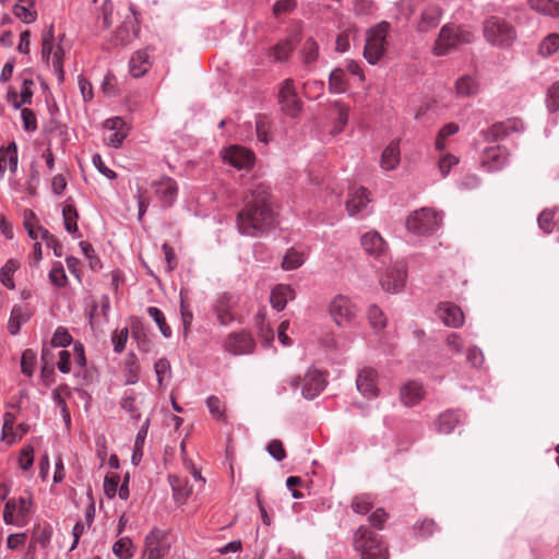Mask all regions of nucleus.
Wrapping results in <instances>:
<instances>
[{
  "mask_svg": "<svg viewBox=\"0 0 559 559\" xmlns=\"http://www.w3.org/2000/svg\"><path fill=\"white\" fill-rule=\"evenodd\" d=\"M238 231L247 237H261L276 226L270 187L262 182L253 183L245 206L236 217Z\"/></svg>",
  "mask_w": 559,
  "mask_h": 559,
  "instance_id": "1",
  "label": "nucleus"
},
{
  "mask_svg": "<svg viewBox=\"0 0 559 559\" xmlns=\"http://www.w3.org/2000/svg\"><path fill=\"white\" fill-rule=\"evenodd\" d=\"M484 38L491 46L508 48L518 39L514 25L503 16L490 15L483 22Z\"/></svg>",
  "mask_w": 559,
  "mask_h": 559,
  "instance_id": "2",
  "label": "nucleus"
},
{
  "mask_svg": "<svg viewBox=\"0 0 559 559\" xmlns=\"http://www.w3.org/2000/svg\"><path fill=\"white\" fill-rule=\"evenodd\" d=\"M474 39L475 34L467 26L445 24L439 32L433 51L437 56H444L452 49L473 43Z\"/></svg>",
  "mask_w": 559,
  "mask_h": 559,
  "instance_id": "3",
  "label": "nucleus"
},
{
  "mask_svg": "<svg viewBox=\"0 0 559 559\" xmlns=\"http://www.w3.org/2000/svg\"><path fill=\"white\" fill-rule=\"evenodd\" d=\"M354 548L360 554V559H388V549L380 536L365 525L354 534Z\"/></svg>",
  "mask_w": 559,
  "mask_h": 559,
  "instance_id": "4",
  "label": "nucleus"
},
{
  "mask_svg": "<svg viewBox=\"0 0 559 559\" xmlns=\"http://www.w3.org/2000/svg\"><path fill=\"white\" fill-rule=\"evenodd\" d=\"M442 222L441 215L431 209H420L406 219V228L416 236H428L438 230Z\"/></svg>",
  "mask_w": 559,
  "mask_h": 559,
  "instance_id": "5",
  "label": "nucleus"
},
{
  "mask_svg": "<svg viewBox=\"0 0 559 559\" xmlns=\"http://www.w3.org/2000/svg\"><path fill=\"white\" fill-rule=\"evenodd\" d=\"M389 27V23L381 22L367 32L364 57L368 63L376 64L383 57Z\"/></svg>",
  "mask_w": 559,
  "mask_h": 559,
  "instance_id": "6",
  "label": "nucleus"
},
{
  "mask_svg": "<svg viewBox=\"0 0 559 559\" xmlns=\"http://www.w3.org/2000/svg\"><path fill=\"white\" fill-rule=\"evenodd\" d=\"M330 314L338 326L350 325L357 317L358 307L347 296H335L329 306Z\"/></svg>",
  "mask_w": 559,
  "mask_h": 559,
  "instance_id": "7",
  "label": "nucleus"
},
{
  "mask_svg": "<svg viewBox=\"0 0 559 559\" xmlns=\"http://www.w3.org/2000/svg\"><path fill=\"white\" fill-rule=\"evenodd\" d=\"M224 350L233 356L252 354L255 348V342L252 335L245 331L229 333L222 342Z\"/></svg>",
  "mask_w": 559,
  "mask_h": 559,
  "instance_id": "8",
  "label": "nucleus"
},
{
  "mask_svg": "<svg viewBox=\"0 0 559 559\" xmlns=\"http://www.w3.org/2000/svg\"><path fill=\"white\" fill-rule=\"evenodd\" d=\"M130 10L133 16L126 19L121 25L116 28L109 38V44L112 47H126L130 45L135 38H138L140 34L141 27L136 12L133 7H130Z\"/></svg>",
  "mask_w": 559,
  "mask_h": 559,
  "instance_id": "9",
  "label": "nucleus"
},
{
  "mask_svg": "<svg viewBox=\"0 0 559 559\" xmlns=\"http://www.w3.org/2000/svg\"><path fill=\"white\" fill-rule=\"evenodd\" d=\"M32 499L20 497L9 499L3 510V521L8 525H21L20 520H25L31 513Z\"/></svg>",
  "mask_w": 559,
  "mask_h": 559,
  "instance_id": "10",
  "label": "nucleus"
},
{
  "mask_svg": "<svg viewBox=\"0 0 559 559\" xmlns=\"http://www.w3.org/2000/svg\"><path fill=\"white\" fill-rule=\"evenodd\" d=\"M152 188L162 207H171L178 197V185L171 177L162 176L152 182Z\"/></svg>",
  "mask_w": 559,
  "mask_h": 559,
  "instance_id": "11",
  "label": "nucleus"
},
{
  "mask_svg": "<svg viewBox=\"0 0 559 559\" xmlns=\"http://www.w3.org/2000/svg\"><path fill=\"white\" fill-rule=\"evenodd\" d=\"M278 103L282 110L290 117H296L300 112L301 102L298 98L292 79H287L283 82L278 92Z\"/></svg>",
  "mask_w": 559,
  "mask_h": 559,
  "instance_id": "12",
  "label": "nucleus"
},
{
  "mask_svg": "<svg viewBox=\"0 0 559 559\" xmlns=\"http://www.w3.org/2000/svg\"><path fill=\"white\" fill-rule=\"evenodd\" d=\"M147 394L141 391H136L134 389L124 390L119 405L120 407L129 414L130 419L134 421H139L142 417L141 408L143 407L146 401Z\"/></svg>",
  "mask_w": 559,
  "mask_h": 559,
  "instance_id": "13",
  "label": "nucleus"
},
{
  "mask_svg": "<svg viewBox=\"0 0 559 559\" xmlns=\"http://www.w3.org/2000/svg\"><path fill=\"white\" fill-rule=\"evenodd\" d=\"M169 548L167 538L162 531L153 528L146 535L144 542L146 559H163L168 554Z\"/></svg>",
  "mask_w": 559,
  "mask_h": 559,
  "instance_id": "14",
  "label": "nucleus"
},
{
  "mask_svg": "<svg viewBox=\"0 0 559 559\" xmlns=\"http://www.w3.org/2000/svg\"><path fill=\"white\" fill-rule=\"evenodd\" d=\"M236 305L237 300L231 294L223 293L217 296L213 304V312L221 325L226 326L236 320L233 312Z\"/></svg>",
  "mask_w": 559,
  "mask_h": 559,
  "instance_id": "15",
  "label": "nucleus"
},
{
  "mask_svg": "<svg viewBox=\"0 0 559 559\" xmlns=\"http://www.w3.org/2000/svg\"><path fill=\"white\" fill-rule=\"evenodd\" d=\"M128 135L126 122L120 117H112L104 122V142L106 145L119 147Z\"/></svg>",
  "mask_w": 559,
  "mask_h": 559,
  "instance_id": "16",
  "label": "nucleus"
},
{
  "mask_svg": "<svg viewBox=\"0 0 559 559\" xmlns=\"http://www.w3.org/2000/svg\"><path fill=\"white\" fill-rule=\"evenodd\" d=\"M523 129L524 126L522 121L518 119H509L493 123L488 130L481 131V134L484 135L485 140L496 142L503 140L513 132H521Z\"/></svg>",
  "mask_w": 559,
  "mask_h": 559,
  "instance_id": "17",
  "label": "nucleus"
},
{
  "mask_svg": "<svg viewBox=\"0 0 559 559\" xmlns=\"http://www.w3.org/2000/svg\"><path fill=\"white\" fill-rule=\"evenodd\" d=\"M406 277L405 266L403 264H395L382 275L381 286L385 292L396 294L404 287Z\"/></svg>",
  "mask_w": 559,
  "mask_h": 559,
  "instance_id": "18",
  "label": "nucleus"
},
{
  "mask_svg": "<svg viewBox=\"0 0 559 559\" xmlns=\"http://www.w3.org/2000/svg\"><path fill=\"white\" fill-rule=\"evenodd\" d=\"M324 374L318 369H309L304 377L301 394L306 400L316 399L326 386Z\"/></svg>",
  "mask_w": 559,
  "mask_h": 559,
  "instance_id": "19",
  "label": "nucleus"
},
{
  "mask_svg": "<svg viewBox=\"0 0 559 559\" xmlns=\"http://www.w3.org/2000/svg\"><path fill=\"white\" fill-rule=\"evenodd\" d=\"M223 158L238 169H248L254 163L253 153L241 146H230L225 151Z\"/></svg>",
  "mask_w": 559,
  "mask_h": 559,
  "instance_id": "20",
  "label": "nucleus"
},
{
  "mask_svg": "<svg viewBox=\"0 0 559 559\" xmlns=\"http://www.w3.org/2000/svg\"><path fill=\"white\" fill-rule=\"evenodd\" d=\"M377 371L372 368H364L359 371L356 380L357 390L367 399H374L379 394L376 382Z\"/></svg>",
  "mask_w": 559,
  "mask_h": 559,
  "instance_id": "21",
  "label": "nucleus"
},
{
  "mask_svg": "<svg viewBox=\"0 0 559 559\" xmlns=\"http://www.w3.org/2000/svg\"><path fill=\"white\" fill-rule=\"evenodd\" d=\"M437 313L440 320L450 328H460L465 320L462 309L452 302H441Z\"/></svg>",
  "mask_w": 559,
  "mask_h": 559,
  "instance_id": "22",
  "label": "nucleus"
},
{
  "mask_svg": "<svg viewBox=\"0 0 559 559\" xmlns=\"http://www.w3.org/2000/svg\"><path fill=\"white\" fill-rule=\"evenodd\" d=\"M370 199L368 197V192L365 188H353L348 192V198L346 200V209L349 216H356L362 213Z\"/></svg>",
  "mask_w": 559,
  "mask_h": 559,
  "instance_id": "23",
  "label": "nucleus"
},
{
  "mask_svg": "<svg viewBox=\"0 0 559 559\" xmlns=\"http://www.w3.org/2000/svg\"><path fill=\"white\" fill-rule=\"evenodd\" d=\"M441 17L442 10L439 5H427L420 13V17L417 23V29L421 33L429 32L439 25Z\"/></svg>",
  "mask_w": 559,
  "mask_h": 559,
  "instance_id": "24",
  "label": "nucleus"
},
{
  "mask_svg": "<svg viewBox=\"0 0 559 559\" xmlns=\"http://www.w3.org/2000/svg\"><path fill=\"white\" fill-rule=\"evenodd\" d=\"M507 163V151L501 146L486 147L483 152L481 164L488 171L500 169Z\"/></svg>",
  "mask_w": 559,
  "mask_h": 559,
  "instance_id": "25",
  "label": "nucleus"
},
{
  "mask_svg": "<svg viewBox=\"0 0 559 559\" xmlns=\"http://www.w3.org/2000/svg\"><path fill=\"white\" fill-rule=\"evenodd\" d=\"M295 290L290 285L278 284L271 290L270 302L273 309L282 311L289 300L295 299Z\"/></svg>",
  "mask_w": 559,
  "mask_h": 559,
  "instance_id": "26",
  "label": "nucleus"
},
{
  "mask_svg": "<svg viewBox=\"0 0 559 559\" xmlns=\"http://www.w3.org/2000/svg\"><path fill=\"white\" fill-rule=\"evenodd\" d=\"M360 243L366 253L373 257L382 254L386 247L384 239L376 230L364 234L360 238Z\"/></svg>",
  "mask_w": 559,
  "mask_h": 559,
  "instance_id": "27",
  "label": "nucleus"
},
{
  "mask_svg": "<svg viewBox=\"0 0 559 559\" xmlns=\"http://www.w3.org/2000/svg\"><path fill=\"white\" fill-rule=\"evenodd\" d=\"M463 415L459 411H447L438 416L435 421L436 430L439 433L449 435L461 424Z\"/></svg>",
  "mask_w": 559,
  "mask_h": 559,
  "instance_id": "28",
  "label": "nucleus"
},
{
  "mask_svg": "<svg viewBox=\"0 0 559 559\" xmlns=\"http://www.w3.org/2000/svg\"><path fill=\"white\" fill-rule=\"evenodd\" d=\"M400 395L404 405L413 406L424 399L425 390L420 383L409 381L402 386Z\"/></svg>",
  "mask_w": 559,
  "mask_h": 559,
  "instance_id": "29",
  "label": "nucleus"
},
{
  "mask_svg": "<svg viewBox=\"0 0 559 559\" xmlns=\"http://www.w3.org/2000/svg\"><path fill=\"white\" fill-rule=\"evenodd\" d=\"M151 68L150 56L147 49L135 51L130 61L129 70L133 78L143 76Z\"/></svg>",
  "mask_w": 559,
  "mask_h": 559,
  "instance_id": "30",
  "label": "nucleus"
},
{
  "mask_svg": "<svg viewBox=\"0 0 559 559\" xmlns=\"http://www.w3.org/2000/svg\"><path fill=\"white\" fill-rule=\"evenodd\" d=\"M31 318V311L27 307L14 305L8 321V331L11 335H16L21 326Z\"/></svg>",
  "mask_w": 559,
  "mask_h": 559,
  "instance_id": "31",
  "label": "nucleus"
},
{
  "mask_svg": "<svg viewBox=\"0 0 559 559\" xmlns=\"http://www.w3.org/2000/svg\"><path fill=\"white\" fill-rule=\"evenodd\" d=\"M62 217L66 230L71 234L74 238H81L78 227L79 213L75 205L67 200L62 207Z\"/></svg>",
  "mask_w": 559,
  "mask_h": 559,
  "instance_id": "32",
  "label": "nucleus"
},
{
  "mask_svg": "<svg viewBox=\"0 0 559 559\" xmlns=\"http://www.w3.org/2000/svg\"><path fill=\"white\" fill-rule=\"evenodd\" d=\"M401 162L399 143L391 142L382 152L380 166L384 170L395 169Z\"/></svg>",
  "mask_w": 559,
  "mask_h": 559,
  "instance_id": "33",
  "label": "nucleus"
},
{
  "mask_svg": "<svg viewBox=\"0 0 559 559\" xmlns=\"http://www.w3.org/2000/svg\"><path fill=\"white\" fill-rule=\"evenodd\" d=\"M169 484L173 489L174 498L177 502H183L192 492V486L188 479L177 475L169 476Z\"/></svg>",
  "mask_w": 559,
  "mask_h": 559,
  "instance_id": "34",
  "label": "nucleus"
},
{
  "mask_svg": "<svg viewBox=\"0 0 559 559\" xmlns=\"http://www.w3.org/2000/svg\"><path fill=\"white\" fill-rule=\"evenodd\" d=\"M532 10L548 15L551 17H559V2L556 0H527Z\"/></svg>",
  "mask_w": 559,
  "mask_h": 559,
  "instance_id": "35",
  "label": "nucleus"
},
{
  "mask_svg": "<svg viewBox=\"0 0 559 559\" xmlns=\"http://www.w3.org/2000/svg\"><path fill=\"white\" fill-rule=\"evenodd\" d=\"M154 370L157 378V383L160 388L166 386L171 379V367L167 358L163 357L155 361Z\"/></svg>",
  "mask_w": 559,
  "mask_h": 559,
  "instance_id": "36",
  "label": "nucleus"
},
{
  "mask_svg": "<svg viewBox=\"0 0 559 559\" xmlns=\"http://www.w3.org/2000/svg\"><path fill=\"white\" fill-rule=\"evenodd\" d=\"M13 13L22 22L27 24L33 23L37 17L33 1L15 3L13 7Z\"/></svg>",
  "mask_w": 559,
  "mask_h": 559,
  "instance_id": "37",
  "label": "nucleus"
},
{
  "mask_svg": "<svg viewBox=\"0 0 559 559\" xmlns=\"http://www.w3.org/2000/svg\"><path fill=\"white\" fill-rule=\"evenodd\" d=\"M17 269L19 262L13 259L8 260L5 264L0 269V282L8 289L12 290L15 288L13 275Z\"/></svg>",
  "mask_w": 559,
  "mask_h": 559,
  "instance_id": "38",
  "label": "nucleus"
},
{
  "mask_svg": "<svg viewBox=\"0 0 559 559\" xmlns=\"http://www.w3.org/2000/svg\"><path fill=\"white\" fill-rule=\"evenodd\" d=\"M301 59L304 64L311 66L313 64L319 57V46L313 38H307L301 48Z\"/></svg>",
  "mask_w": 559,
  "mask_h": 559,
  "instance_id": "39",
  "label": "nucleus"
},
{
  "mask_svg": "<svg viewBox=\"0 0 559 559\" xmlns=\"http://www.w3.org/2000/svg\"><path fill=\"white\" fill-rule=\"evenodd\" d=\"M456 91L461 96H473L478 93L479 85L471 75H464L456 81Z\"/></svg>",
  "mask_w": 559,
  "mask_h": 559,
  "instance_id": "40",
  "label": "nucleus"
},
{
  "mask_svg": "<svg viewBox=\"0 0 559 559\" xmlns=\"http://www.w3.org/2000/svg\"><path fill=\"white\" fill-rule=\"evenodd\" d=\"M329 90L333 94L344 93L346 90L345 72L341 68L333 69L329 75Z\"/></svg>",
  "mask_w": 559,
  "mask_h": 559,
  "instance_id": "41",
  "label": "nucleus"
},
{
  "mask_svg": "<svg viewBox=\"0 0 559 559\" xmlns=\"http://www.w3.org/2000/svg\"><path fill=\"white\" fill-rule=\"evenodd\" d=\"M139 371H140V367L136 364L135 356H134V354H130L124 364V372H123L124 384L126 385L135 384L140 378Z\"/></svg>",
  "mask_w": 559,
  "mask_h": 559,
  "instance_id": "42",
  "label": "nucleus"
},
{
  "mask_svg": "<svg viewBox=\"0 0 559 559\" xmlns=\"http://www.w3.org/2000/svg\"><path fill=\"white\" fill-rule=\"evenodd\" d=\"M148 316L154 320V322L157 324L160 333L164 337L169 338L173 335L171 328L167 324L166 318L163 313V311L154 306H151L147 308Z\"/></svg>",
  "mask_w": 559,
  "mask_h": 559,
  "instance_id": "43",
  "label": "nucleus"
},
{
  "mask_svg": "<svg viewBox=\"0 0 559 559\" xmlns=\"http://www.w3.org/2000/svg\"><path fill=\"white\" fill-rule=\"evenodd\" d=\"M292 51V43L289 40H282L270 49V57L275 62H284L289 58Z\"/></svg>",
  "mask_w": 559,
  "mask_h": 559,
  "instance_id": "44",
  "label": "nucleus"
},
{
  "mask_svg": "<svg viewBox=\"0 0 559 559\" xmlns=\"http://www.w3.org/2000/svg\"><path fill=\"white\" fill-rule=\"evenodd\" d=\"M112 552L119 559H131L134 556L133 544L130 538L122 537L112 546Z\"/></svg>",
  "mask_w": 559,
  "mask_h": 559,
  "instance_id": "45",
  "label": "nucleus"
},
{
  "mask_svg": "<svg viewBox=\"0 0 559 559\" xmlns=\"http://www.w3.org/2000/svg\"><path fill=\"white\" fill-rule=\"evenodd\" d=\"M304 254L297 251L296 249L290 248L287 250L283 258L282 267L285 271H293L300 267L304 264Z\"/></svg>",
  "mask_w": 559,
  "mask_h": 559,
  "instance_id": "46",
  "label": "nucleus"
},
{
  "mask_svg": "<svg viewBox=\"0 0 559 559\" xmlns=\"http://www.w3.org/2000/svg\"><path fill=\"white\" fill-rule=\"evenodd\" d=\"M352 510L357 514H367L373 507V499L370 493L357 495L352 500Z\"/></svg>",
  "mask_w": 559,
  "mask_h": 559,
  "instance_id": "47",
  "label": "nucleus"
},
{
  "mask_svg": "<svg viewBox=\"0 0 559 559\" xmlns=\"http://www.w3.org/2000/svg\"><path fill=\"white\" fill-rule=\"evenodd\" d=\"M334 108L336 109V120L333 128V133H341L348 122L349 107L342 104L341 102H335Z\"/></svg>",
  "mask_w": 559,
  "mask_h": 559,
  "instance_id": "48",
  "label": "nucleus"
},
{
  "mask_svg": "<svg viewBox=\"0 0 559 559\" xmlns=\"http://www.w3.org/2000/svg\"><path fill=\"white\" fill-rule=\"evenodd\" d=\"M73 342L72 335L66 326L59 325L51 337L50 344L52 347H68Z\"/></svg>",
  "mask_w": 559,
  "mask_h": 559,
  "instance_id": "49",
  "label": "nucleus"
},
{
  "mask_svg": "<svg viewBox=\"0 0 559 559\" xmlns=\"http://www.w3.org/2000/svg\"><path fill=\"white\" fill-rule=\"evenodd\" d=\"M367 317L370 325L377 331L382 330L386 325V319L383 311L376 305L369 307Z\"/></svg>",
  "mask_w": 559,
  "mask_h": 559,
  "instance_id": "50",
  "label": "nucleus"
},
{
  "mask_svg": "<svg viewBox=\"0 0 559 559\" xmlns=\"http://www.w3.org/2000/svg\"><path fill=\"white\" fill-rule=\"evenodd\" d=\"M559 49V35L549 34L539 44V53L544 57L554 55Z\"/></svg>",
  "mask_w": 559,
  "mask_h": 559,
  "instance_id": "51",
  "label": "nucleus"
},
{
  "mask_svg": "<svg viewBox=\"0 0 559 559\" xmlns=\"http://www.w3.org/2000/svg\"><path fill=\"white\" fill-rule=\"evenodd\" d=\"M438 530H439L438 525L431 519H425L423 521H418L414 525V531L417 534V536H419L420 538H424V539L432 536L435 534V532H437Z\"/></svg>",
  "mask_w": 559,
  "mask_h": 559,
  "instance_id": "52",
  "label": "nucleus"
},
{
  "mask_svg": "<svg viewBox=\"0 0 559 559\" xmlns=\"http://www.w3.org/2000/svg\"><path fill=\"white\" fill-rule=\"evenodd\" d=\"M41 239L46 242L48 248L53 250V254L58 258L62 257L63 248L59 240L46 228L39 227Z\"/></svg>",
  "mask_w": 559,
  "mask_h": 559,
  "instance_id": "53",
  "label": "nucleus"
},
{
  "mask_svg": "<svg viewBox=\"0 0 559 559\" xmlns=\"http://www.w3.org/2000/svg\"><path fill=\"white\" fill-rule=\"evenodd\" d=\"M63 55V48L59 45L53 50V53L51 56V64L59 82H63L64 80Z\"/></svg>",
  "mask_w": 559,
  "mask_h": 559,
  "instance_id": "54",
  "label": "nucleus"
},
{
  "mask_svg": "<svg viewBox=\"0 0 559 559\" xmlns=\"http://www.w3.org/2000/svg\"><path fill=\"white\" fill-rule=\"evenodd\" d=\"M49 281L56 287H64L68 283V276L64 272L63 266L58 263L49 272Z\"/></svg>",
  "mask_w": 559,
  "mask_h": 559,
  "instance_id": "55",
  "label": "nucleus"
},
{
  "mask_svg": "<svg viewBox=\"0 0 559 559\" xmlns=\"http://www.w3.org/2000/svg\"><path fill=\"white\" fill-rule=\"evenodd\" d=\"M36 365V353L32 349H26L23 352L21 358V370L25 376L31 377L34 372V368Z\"/></svg>",
  "mask_w": 559,
  "mask_h": 559,
  "instance_id": "56",
  "label": "nucleus"
},
{
  "mask_svg": "<svg viewBox=\"0 0 559 559\" xmlns=\"http://www.w3.org/2000/svg\"><path fill=\"white\" fill-rule=\"evenodd\" d=\"M33 81L25 79L21 86V94H20V100L19 103H12V106L14 109H20L22 105L24 104H31L32 96H33Z\"/></svg>",
  "mask_w": 559,
  "mask_h": 559,
  "instance_id": "57",
  "label": "nucleus"
},
{
  "mask_svg": "<svg viewBox=\"0 0 559 559\" xmlns=\"http://www.w3.org/2000/svg\"><path fill=\"white\" fill-rule=\"evenodd\" d=\"M52 401H53L55 405L60 409L62 419H63L66 426L69 428L71 425L70 411L67 406L64 399L62 397V395L60 394V392L58 390H55L52 392Z\"/></svg>",
  "mask_w": 559,
  "mask_h": 559,
  "instance_id": "58",
  "label": "nucleus"
},
{
  "mask_svg": "<svg viewBox=\"0 0 559 559\" xmlns=\"http://www.w3.org/2000/svg\"><path fill=\"white\" fill-rule=\"evenodd\" d=\"M129 337L128 328H123L119 331H116L111 336V342L114 345V352L120 354L124 350L126 344Z\"/></svg>",
  "mask_w": 559,
  "mask_h": 559,
  "instance_id": "59",
  "label": "nucleus"
},
{
  "mask_svg": "<svg viewBox=\"0 0 559 559\" xmlns=\"http://www.w3.org/2000/svg\"><path fill=\"white\" fill-rule=\"evenodd\" d=\"M53 41L55 37L51 26L50 29L43 36L41 41V57L44 60H46V62L50 61L51 53H53Z\"/></svg>",
  "mask_w": 559,
  "mask_h": 559,
  "instance_id": "60",
  "label": "nucleus"
},
{
  "mask_svg": "<svg viewBox=\"0 0 559 559\" xmlns=\"http://www.w3.org/2000/svg\"><path fill=\"white\" fill-rule=\"evenodd\" d=\"M546 105L549 111L559 109V81L549 86L546 95Z\"/></svg>",
  "mask_w": 559,
  "mask_h": 559,
  "instance_id": "61",
  "label": "nucleus"
},
{
  "mask_svg": "<svg viewBox=\"0 0 559 559\" xmlns=\"http://www.w3.org/2000/svg\"><path fill=\"white\" fill-rule=\"evenodd\" d=\"M206 406L209 412L217 419H223L225 416V406L222 401L215 396L211 395L206 399Z\"/></svg>",
  "mask_w": 559,
  "mask_h": 559,
  "instance_id": "62",
  "label": "nucleus"
},
{
  "mask_svg": "<svg viewBox=\"0 0 559 559\" xmlns=\"http://www.w3.org/2000/svg\"><path fill=\"white\" fill-rule=\"evenodd\" d=\"M21 118L23 122V129L26 132H34L37 129V119L33 110L23 108L21 110Z\"/></svg>",
  "mask_w": 559,
  "mask_h": 559,
  "instance_id": "63",
  "label": "nucleus"
},
{
  "mask_svg": "<svg viewBox=\"0 0 559 559\" xmlns=\"http://www.w3.org/2000/svg\"><path fill=\"white\" fill-rule=\"evenodd\" d=\"M466 359L474 368L481 367L485 361L484 354L481 349L477 346H471L467 348Z\"/></svg>",
  "mask_w": 559,
  "mask_h": 559,
  "instance_id": "64",
  "label": "nucleus"
}]
</instances>
